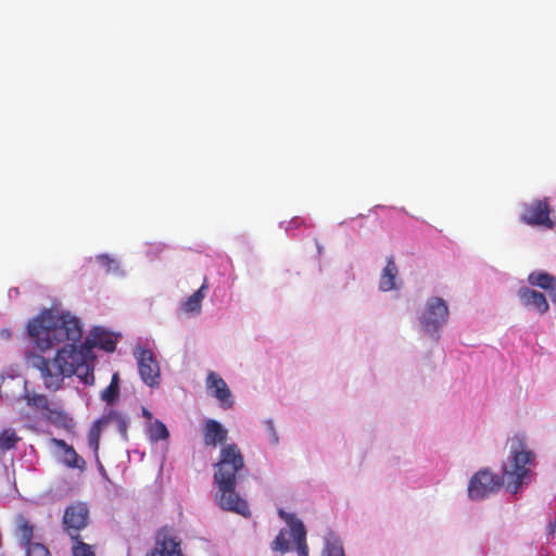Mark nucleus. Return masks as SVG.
Instances as JSON below:
<instances>
[{"label":"nucleus","mask_w":556,"mask_h":556,"mask_svg":"<svg viewBox=\"0 0 556 556\" xmlns=\"http://www.w3.org/2000/svg\"><path fill=\"white\" fill-rule=\"evenodd\" d=\"M533 456L522 440H515L510 446L508 462L502 466V477L488 469L479 470L469 481V497L475 501L483 500L497 492L503 484L508 492L516 494L528 476L527 465L531 464Z\"/></svg>","instance_id":"1"},{"label":"nucleus","mask_w":556,"mask_h":556,"mask_svg":"<svg viewBox=\"0 0 556 556\" xmlns=\"http://www.w3.org/2000/svg\"><path fill=\"white\" fill-rule=\"evenodd\" d=\"M214 482L217 488L216 501L218 506L227 511L250 517V508L236 491L237 476L244 468V460L237 444L225 445L219 453V459L214 466Z\"/></svg>","instance_id":"2"},{"label":"nucleus","mask_w":556,"mask_h":556,"mask_svg":"<svg viewBox=\"0 0 556 556\" xmlns=\"http://www.w3.org/2000/svg\"><path fill=\"white\" fill-rule=\"evenodd\" d=\"M81 332L78 318L70 313L59 314L48 308L31 318L27 325L28 337L42 352L62 342H77L81 338Z\"/></svg>","instance_id":"3"},{"label":"nucleus","mask_w":556,"mask_h":556,"mask_svg":"<svg viewBox=\"0 0 556 556\" xmlns=\"http://www.w3.org/2000/svg\"><path fill=\"white\" fill-rule=\"evenodd\" d=\"M33 365L40 370L45 387L58 391L63 386L64 377L78 375L79 368L85 365V356L76 342H70L56 352L52 361L34 355Z\"/></svg>","instance_id":"4"},{"label":"nucleus","mask_w":556,"mask_h":556,"mask_svg":"<svg viewBox=\"0 0 556 556\" xmlns=\"http://www.w3.org/2000/svg\"><path fill=\"white\" fill-rule=\"evenodd\" d=\"M551 204L548 199H534L523 203L520 220L529 226H539L546 229H553L555 222L551 217Z\"/></svg>","instance_id":"5"},{"label":"nucleus","mask_w":556,"mask_h":556,"mask_svg":"<svg viewBox=\"0 0 556 556\" xmlns=\"http://www.w3.org/2000/svg\"><path fill=\"white\" fill-rule=\"evenodd\" d=\"M448 318V307L445 301L441 298L433 296L428 300L426 311L420 317V323L424 330L433 334L443 327Z\"/></svg>","instance_id":"6"},{"label":"nucleus","mask_w":556,"mask_h":556,"mask_svg":"<svg viewBox=\"0 0 556 556\" xmlns=\"http://www.w3.org/2000/svg\"><path fill=\"white\" fill-rule=\"evenodd\" d=\"M89 509L84 503L70 505L63 515L64 530L72 541L80 540L79 531L88 525Z\"/></svg>","instance_id":"7"},{"label":"nucleus","mask_w":556,"mask_h":556,"mask_svg":"<svg viewBox=\"0 0 556 556\" xmlns=\"http://www.w3.org/2000/svg\"><path fill=\"white\" fill-rule=\"evenodd\" d=\"M141 380L149 387H157L161 381L160 367L152 352L139 349L135 352Z\"/></svg>","instance_id":"8"},{"label":"nucleus","mask_w":556,"mask_h":556,"mask_svg":"<svg viewBox=\"0 0 556 556\" xmlns=\"http://www.w3.org/2000/svg\"><path fill=\"white\" fill-rule=\"evenodd\" d=\"M147 556H184L180 541L174 533L163 528L155 535V544Z\"/></svg>","instance_id":"9"},{"label":"nucleus","mask_w":556,"mask_h":556,"mask_svg":"<svg viewBox=\"0 0 556 556\" xmlns=\"http://www.w3.org/2000/svg\"><path fill=\"white\" fill-rule=\"evenodd\" d=\"M205 386L207 391L219 402L224 409H229L233 405L231 392L225 380L215 371L207 374Z\"/></svg>","instance_id":"10"},{"label":"nucleus","mask_w":556,"mask_h":556,"mask_svg":"<svg viewBox=\"0 0 556 556\" xmlns=\"http://www.w3.org/2000/svg\"><path fill=\"white\" fill-rule=\"evenodd\" d=\"M278 515L283 519L290 528V532L296 544V552L299 556H308V547L306 544V529L303 522L293 514H289L283 509H279Z\"/></svg>","instance_id":"11"},{"label":"nucleus","mask_w":556,"mask_h":556,"mask_svg":"<svg viewBox=\"0 0 556 556\" xmlns=\"http://www.w3.org/2000/svg\"><path fill=\"white\" fill-rule=\"evenodd\" d=\"M28 406L46 412L47 418L53 424L65 425L70 418L62 409H51L49 401L43 394H26Z\"/></svg>","instance_id":"12"},{"label":"nucleus","mask_w":556,"mask_h":556,"mask_svg":"<svg viewBox=\"0 0 556 556\" xmlns=\"http://www.w3.org/2000/svg\"><path fill=\"white\" fill-rule=\"evenodd\" d=\"M518 298L523 306L534 307L540 314H545L549 308L546 296L542 292L528 287L518 290Z\"/></svg>","instance_id":"13"},{"label":"nucleus","mask_w":556,"mask_h":556,"mask_svg":"<svg viewBox=\"0 0 556 556\" xmlns=\"http://www.w3.org/2000/svg\"><path fill=\"white\" fill-rule=\"evenodd\" d=\"M228 431L214 419H207L203 429V441L206 446H216L227 441Z\"/></svg>","instance_id":"14"},{"label":"nucleus","mask_w":556,"mask_h":556,"mask_svg":"<svg viewBox=\"0 0 556 556\" xmlns=\"http://www.w3.org/2000/svg\"><path fill=\"white\" fill-rule=\"evenodd\" d=\"M87 342L90 346L99 348L105 352H113L116 349L117 340L113 333L103 328L96 327L92 329Z\"/></svg>","instance_id":"15"},{"label":"nucleus","mask_w":556,"mask_h":556,"mask_svg":"<svg viewBox=\"0 0 556 556\" xmlns=\"http://www.w3.org/2000/svg\"><path fill=\"white\" fill-rule=\"evenodd\" d=\"M399 268L395 264L394 257L390 256L387 260V264L381 271L379 278V289L383 292L392 291L397 289Z\"/></svg>","instance_id":"16"},{"label":"nucleus","mask_w":556,"mask_h":556,"mask_svg":"<svg viewBox=\"0 0 556 556\" xmlns=\"http://www.w3.org/2000/svg\"><path fill=\"white\" fill-rule=\"evenodd\" d=\"M207 290V280L204 279L202 286L181 303V311L188 314H199L201 312L202 301L206 296Z\"/></svg>","instance_id":"17"},{"label":"nucleus","mask_w":556,"mask_h":556,"mask_svg":"<svg viewBox=\"0 0 556 556\" xmlns=\"http://www.w3.org/2000/svg\"><path fill=\"white\" fill-rule=\"evenodd\" d=\"M54 443L63 451V463L70 468H77L84 470L86 462L79 456L72 445H68L64 440L54 439Z\"/></svg>","instance_id":"18"},{"label":"nucleus","mask_w":556,"mask_h":556,"mask_svg":"<svg viewBox=\"0 0 556 556\" xmlns=\"http://www.w3.org/2000/svg\"><path fill=\"white\" fill-rule=\"evenodd\" d=\"M99 424H102L104 427H115L123 439L127 440L128 419L122 413L111 410L108 415L99 419Z\"/></svg>","instance_id":"19"},{"label":"nucleus","mask_w":556,"mask_h":556,"mask_svg":"<svg viewBox=\"0 0 556 556\" xmlns=\"http://www.w3.org/2000/svg\"><path fill=\"white\" fill-rule=\"evenodd\" d=\"M16 535L20 539L21 545L24 548L33 546L31 539L34 536V526L23 516L16 517Z\"/></svg>","instance_id":"20"},{"label":"nucleus","mask_w":556,"mask_h":556,"mask_svg":"<svg viewBox=\"0 0 556 556\" xmlns=\"http://www.w3.org/2000/svg\"><path fill=\"white\" fill-rule=\"evenodd\" d=\"M528 282L531 286L539 287L547 291L556 282V276L546 271L535 270L528 276Z\"/></svg>","instance_id":"21"},{"label":"nucleus","mask_w":556,"mask_h":556,"mask_svg":"<svg viewBox=\"0 0 556 556\" xmlns=\"http://www.w3.org/2000/svg\"><path fill=\"white\" fill-rule=\"evenodd\" d=\"M119 391V375L114 372L110 384L102 391L101 399L108 404H113L118 396Z\"/></svg>","instance_id":"22"},{"label":"nucleus","mask_w":556,"mask_h":556,"mask_svg":"<svg viewBox=\"0 0 556 556\" xmlns=\"http://www.w3.org/2000/svg\"><path fill=\"white\" fill-rule=\"evenodd\" d=\"M149 438L153 442H157L160 440H167L169 437V432L166 426L161 420H155L149 426Z\"/></svg>","instance_id":"23"},{"label":"nucleus","mask_w":556,"mask_h":556,"mask_svg":"<svg viewBox=\"0 0 556 556\" xmlns=\"http://www.w3.org/2000/svg\"><path fill=\"white\" fill-rule=\"evenodd\" d=\"M18 440L14 431L3 430L0 432V451L4 452L15 448Z\"/></svg>","instance_id":"24"},{"label":"nucleus","mask_w":556,"mask_h":556,"mask_svg":"<svg viewBox=\"0 0 556 556\" xmlns=\"http://www.w3.org/2000/svg\"><path fill=\"white\" fill-rule=\"evenodd\" d=\"M323 556H345L342 543L338 539H328L323 551Z\"/></svg>","instance_id":"25"},{"label":"nucleus","mask_w":556,"mask_h":556,"mask_svg":"<svg viewBox=\"0 0 556 556\" xmlns=\"http://www.w3.org/2000/svg\"><path fill=\"white\" fill-rule=\"evenodd\" d=\"M72 554L73 556H96L92 546L81 540L73 542Z\"/></svg>","instance_id":"26"},{"label":"nucleus","mask_w":556,"mask_h":556,"mask_svg":"<svg viewBox=\"0 0 556 556\" xmlns=\"http://www.w3.org/2000/svg\"><path fill=\"white\" fill-rule=\"evenodd\" d=\"M104 428L102 424H99V420L96 421L93 427L90 429L88 433V443L89 446L97 453L99 450V441H100V432L101 429Z\"/></svg>","instance_id":"27"},{"label":"nucleus","mask_w":556,"mask_h":556,"mask_svg":"<svg viewBox=\"0 0 556 556\" xmlns=\"http://www.w3.org/2000/svg\"><path fill=\"white\" fill-rule=\"evenodd\" d=\"M271 548L280 553H286L290 549V543L283 530H281L274 540Z\"/></svg>","instance_id":"28"},{"label":"nucleus","mask_w":556,"mask_h":556,"mask_svg":"<svg viewBox=\"0 0 556 556\" xmlns=\"http://www.w3.org/2000/svg\"><path fill=\"white\" fill-rule=\"evenodd\" d=\"M97 262L105 268L106 273H116L119 269L118 263L109 255H98Z\"/></svg>","instance_id":"29"},{"label":"nucleus","mask_w":556,"mask_h":556,"mask_svg":"<svg viewBox=\"0 0 556 556\" xmlns=\"http://www.w3.org/2000/svg\"><path fill=\"white\" fill-rule=\"evenodd\" d=\"M26 549V556H51L49 549L41 543H34Z\"/></svg>","instance_id":"30"},{"label":"nucleus","mask_w":556,"mask_h":556,"mask_svg":"<svg viewBox=\"0 0 556 556\" xmlns=\"http://www.w3.org/2000/svg\"><path fill=\"white\" fill-rule=\"evenodd\" d=\"M266 428H267V431L271 438V441L273 443L277 444L278 443V435L276 433V430L274 428V425H273V421L271 420H267L266 421Z\"/></svg>","instance_id":"31"},{"label":"nucleus","mask_w":556,"mask_h":556,"mask_svg":"<svg viewBox=\"0 0 556 556\" xmlns=\"http://www.w3.org/2000/svg\"><path fill=\"white\" fill-rule=\"evenodd\" d=\"M85 383L92 384L94 382V376L92 372L86 371L85 376L83 377Z\"/></svg>","instance_id":"32"},{"label":"nucleus","mask_w":556,"mask_h":556,"mask_svg":"<svg viewBox=\"0 0 556 556\" xmlns=\"http://www.w3.org/2000/svg\"><path fill=\"white\" fill-rule=\"evenodd\" d=\"M551 300L556 303V282L547 290Z\"/></svg>","instance_id":"33"},{"label":"nucleus","mask_w":556,"mask_h":556,"mask_svg":"<svg viewBox=\"0 0 556 556\" xmlns=\"http://www.w3.org/2000/svg\"><path fill=\"white\" fill-rule=\"evenodd\" d=\"M143 413H144V415L150 416L148 410L144 409Z\"/></svg>","instance_id":"34"}]
</instances>
